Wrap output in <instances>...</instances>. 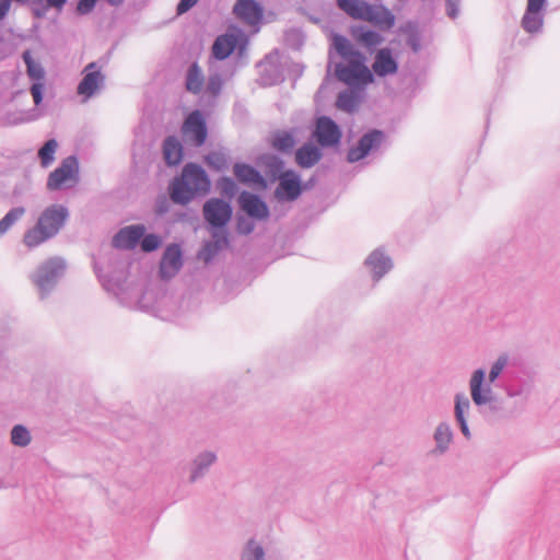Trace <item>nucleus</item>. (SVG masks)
Listing matches in <instances>:
<instances>
[{"instance_id": "nucleus-43", "label": "nucleus", "mask_w": 560, "mask_h": 560, "mask_svg": "<svg viewBox=\"0 0 560 560\" xmlns=\"http://www.w3.org/2000/svg\"><path fill=\"white\" fill-rule=\"evenodd\" d=\"M162 244V238L161 236H159L158 234H144L142 237H141V243H140V246H141V249L144 252V253H151V252H154L155 249H158Z\"/></svg>"}, {"instance_id": "nucleus-11", "label": "nucleus", "mask_w": 560, "mask_h": 560, "mask_svg": "<svg viewBox=\"0 0 560 560\" xmlns=\"http://www.w3.org/2000/svg\"><path fill=\"white\" fill-rule=\"evenodd\" d=\"M385 139V133L378 129H373L364 133L358 144L349 149L347 154V161L349 163H355L364 159L370 152L380 148Z\"/></svg>"}, {"instance_id": "nucleus-49", "label": "nucleus", "mask_w": 560, "mask_h": 560, "mask_svg": "<svg viewBox=\"0 0 560 560\" xmlns=\"http://www.w3.org/2000/svg\"><path fill=\"white\" fill-rule=\"evenodd\" d=\"M460 0H446V13L451 19H456L459 13Z\"/></svg>"}, {"instance_id": "nucleus-14", "label": "nucleus", "mask_w": 560, "mask_h": 560, "mask_svg": "<svg viewBox=\"0 0 560 560\" xmlns=\"http://www.w3.org/2000/svg\"><path fill=\"white\" fill-rule=\"evenodd\" d=\"M302 194L300 176L294 171H285L279 177L275 197L279 201H294Z\"/></svg>"}, {"instance_id": "nucleus-28", "label": "nucleus", "mask_w": 560, "mask_h": 560, "mask_svg": "<svg viewBox=\"0 0 560 560\" xmlns=\"http://www.w3.org/2000/svg\"><path fill=\"white\" fill-rule=\"evenodd\" d=\"M521 25L526 33H540L544 27V11L530 10L529 8H526L521 21Z\"/></svg>"}, {"instance_id": "nucleus-25", "label": "nucleus", "mask_w": 560, "mask_h": 560, "mask_svg": "<svg viewBox=\"0 0 560 560\" xmlns=\"http://www.w3.org/2000/svg\"><path fill=\"white\" fill-rule=\"evenodd\" d=\"M453 430L447 422H440L433 433L435 447L432 451L435 455L446 453L453 442Z\"/></svg>"}, {"instance_id": "nucleus-50", "label": "nucleus", "mask_w": 560, "mask_h": 560, "mask_svg": "<svg viewBox=\"0 0 560 560\" xmlns=\"http://www.w3.org/2000/svg\"><path fill=\"white\" fill-rule=\"evenodd\" d=\"M197 2H198V0H180L179 3L177 4V13L183 14V13L187 12Z\"/></svg>"}, {"instance_id": "nucleus-36", "label": "nucleus", "mask_w": 560, "mask_h": 560, "mask_svg": "<svg viewBox=\"0 0 560 560\" xmlns=\"http://www.w3.org/2000/svg\"><path fill=\"white\" fill-rule=\"evenodd\" d=\"M23 60L26 65L28 77L37 82H42L45 77V70L42 65L33 60L30 51L23 52Z\"/></svg>"}, {"instance_id": "nucleus-8", "label": "nucleus", "mask_w": 560, "mask_h": 560, "mask_svg": "<svg viewBox=\"0 0 560 560\" xmlns=\"http://www.w3.org/2000/svg\"><path fill=\"white\" fill-rule=\"evenodd\" d=\"M182 135L186 143L194 147L205 144L208 136L206 119L198 109L192 110L182 125Z\"/></svg>"}, {"instance_id": "nucleus-13", "label": "nucleus", "mask_w": 560, "mask_h": 560, "mask_svg": "<svg viewBox=\"0 0 560 560\" xmlns=\"http://www.w3.org/2000/svg\"><path fill=\"white\" fill-rule=\"evenodd\" d=\"M183 267V252L178 244H170L164 249L160 261L159 273L161 279L174 278Z\"/></svg>"}, {"instance_id": "nucleus-56", "label": "nucleus", "mask_w": 560, "mask_h": 560, "mask_svg": "<svg viewBox=\"0 0 560 560\" xmlns=\"http://www.w3.org/2000/svg\"><path fill=\"white\" fill-rule=\"evenodd\" d=\"M106 1H107L110 5H115V7L120 5V4L124 2V0H106Z\"/></svg>"}, {"instance_id": "nucleus-4", "label": "nucleus", "mask_w": 560, "mask_h": 560, "mask_svg": "<svg viewBox=\"0 0 560 560\" xmlns=\"http://www.w3.org/2000/svg\"><path fill=\"white\" fill-rule=\"evenodd\" d=\"M337 5L354 20L369 22L382 31L395 25V15L383 4H370L363 0H337Z\"/></svg>"}, {"instance_id": "nucleus-16", "label": "nucleus", "mask_w": 560, "mask_h": 560, "mask_svg": "<svg viewBox=\"0 0 560 560\" xmlns=\"http://www.w3.org/2000/svg\"><path fill=\"white\" fill-rule=\"evenodd\" d=\"M145 233L143 224H133L120 229L113 237L115 248L133 249Z\"/></svg>"}, {"instance_id": "nucleus-37", "label": "nucleus", "mask_w": 560, "mask_h": 560, "mask_svg": "<svg viewBox=\"0 0 560 560\" xmlns=\"http://www.w3.org/2000/svg\"><path fill=\"white\" fill-rule=\"evenodd\" d=\"M57 148V141L55 139H50L38 150V158L42 166L47 167L55 161Z\"/></svg>"}, {"instance_id": "nucleus-9", "label": "nucleus", "mask_w": 560, "mask_h": 560, "mask_svg": "<svg viewBox=\"0 0 560 560\" xmlns=\"http://www.w3.org/2000/svg\"><path fill=\"white\" fill-rule=\"evenodd\" d=\"M83 78L78 84L77 93L85 100L93 97L105 84V75L97 62L88 63L83 71Z\"/></svg>"}, {"instance_id": "nucleus-40", "label": "nucleus", "mask_w": 560, "mask_h": 560, "mask_svg": "<svg viewBox=\"0 0 560 560\" xmlns=\"http://www.w3.org/2000/svg\"><path fill=\"white\" fill-rule=\"evenodd\" d=\"M31 433L26 427L16 424L11 430V443L19 447H25L31 443Z\"/></svg>"}, {"instance_id": "nucleus-18", "label": "nucleus", "mask_w": 560, "mask_h": 560, "mask_svg": "<svg viewBox=\"0 0 560 560\" xmlns=\"http://www.w3.org/2000/svg\"><path fill=\"white\" fill-rule=\"evenodd\" d=\"M350 35L358 45L371 52L384 42V37L378 32L370 30L365 25L352 26Z\"/></svg>"}, {"instance_id": "nucleus-26", "label": "nucleus", "mask_w": 560, "mask_h": 560, "mask_svg": "<svg viewBox=\"0 0 560 560\" xmlns=\"http://www.w3.org/2000/svg\"><path fill=\"white\" fill-rule=\"evenodd\" d=\"M235 177L243 184L265 185L262 175L252 165L246 163H235L233 166Z\"/></svg>"}, {"instance_id": "nucleus-32", "label": "nucleus", "mask_w": 560, "mask_h": 560, "mask_svg": "<svg viewBox=\"0 0 560 560\" xmlns=\"http://www.w3.org/2000/svg\"><path fill=\"white\" fill-rule=\"evenodd\" d=\"M295 145V138L289 131H278L272 137V147L280 152L289 153Z\"/></svg>"}, {"instance_id": "nucleus-48", "label": "nucleus", "mask_w": 560, "mask_h": 560, "mask_svg": "<svg viewBox=\"0 0 560 560\" xmlns=\"http://www.w3.org/2000/svg\"><path fill=\"white\" fill-rule=\"evenodd\" d=\"M44 83L35 82L31 86V94L33 96L35 105H39L43 101Z\"/></svg>"}, {"instance_id": "nucleus-29", "label": "nucleus", "mask_w": 560, "mask_h": 560, "mask_svg": "<svg viewBox=\"0 0 560 560\" xmlns=\"http://www.w3.org/2000/svg\"><path fill=\"white\" fill-rule=\"evenodd\" d=\"M203 84V74L197 62L190 65L186 73V89L192 94L200 93Z\"/></svg>"}, {"instance_id": "nucleus-22", "label": "nucleus", "mask_w": 560, "mask_h": 560, "mask_svg": "<svg viewBox=\"0 0 560 560\" xmlns=\"http://www.w3.org/2000/svg\"><path fill=\"white\" fill-rule=\"evenodd\" d=\"M372 69L374 73L381 78L397 72L398 63L392 56L389 48H382L376 52Z\"/></svg>"}, {"instance_id": "nucleus-27", "label": "nucleus", "mask_w": 560, "mask_h": 560, "mask_svg": "<svg viewBox=\"0 0 560 560\" xmlns=\"http://www.w3.org/2000/svg\"><path fill=\"white\" fill-rule=\"evenodd\" d=\"M163 156L168 165H176L183 159V147L175 136H168L163 141Z\"/></svg>"}, {"instance_id": "nucleus-34", "label": "nucleus", "mask_w": 560, "mask_h": 560, "mask_svg": "<svg viewBox=\"0 0 560 560\" xmlns=\"http://www.w3.org/2000/svg\"><path fill=\"white\" fill-rule=\"evenodd\" d=\"M401 32L407 35L408 46L415 52H418L421 49V37L418 32V24L409 21L401 27Z\"/></svg>"}, {"instance_id": "nucleus-46", "label": "nucleus", "mask_w": 560, "mask_h": 560, "mask_svg": "<svg viewBox=\"0 0 560 560\" xmlns=\"http://www.w3.org/2000/svg\"><path fill=\"white\" fill-rule=\"evenodd\" d=\"M254 229L255 224L250 219L244 217H240L237 219L236 230L240 234L248 235L254 231Z\"/></svg>"}, {"instance_id": "nucleus-41", "label": "nucleus", "mask_w": 560, "mask_h": 560, "mask_svg": "<svg viewBox=\"0 0 560 560\" xmlns=\"http://www.w3.org/2000/svg\"><path fill=\"white\" fill-rule=\"evenodd\" d=\"M206 164L215 170L223 171L228 166V159L224 153L219 151H212L205 156Z\"/></svg>"}, {"instance_id": "nucleus-51", "label": "nucleus", "mask_w": 560, "mask_h": 560, "mask_svg": "<svg viewBox=\"0 0 560 560\" xmlns=\"http://www.w3.org/2000/svg\"><path fill=\"white\" fill-rule=\"evenodd\" d=\"M546 3L547 0H527L526 8H529L530 10L544 11Z\"/></svg>"}, {"instance_id": "nucleus-38", "label": "nucleus", "mask_w": 560, "mask_h": 560, "mask_svg": "<svg viewBox=\"0 0 560 560\" xmlns=\"http://www.w3.org/2000/svg\"><path fill=\"white\" fill-rule=\"evenodd\" d=\"M25 213L23 207L12 208L1 220H0V237L4 235L8 230Z\"/></svg>"}, {"instance_id": "nucleus-21", "label": "nucleus", "mask_w": 560, "mask_h": 560, "mask_svg": "<svg viewBox=\"0 0 560 560\" xmlns=\"http://www.w3.org/2000/svg\"><path fill=\"white\" fill-rule=\"evenodd\" d=\"M454 401H455V406H454L455 420H456L463 435L467 440H469L471 438V433L468 428L467 417L469 416L470 408H471L470 400L468 399V397L465 394L458 393L455 395Z\"/></svg>"}, {"instance_id": "nucleus-52", "label": "nucleus", "mask_w": 560, "mask_h": 560, "mask_svg": "<svg viewBox=\"0 0 560 560\" xmlns=\"http://www.w3.org/2000/svg\"><path fill=\"white\" fill-rule=\"evenodd\" d=\"M156 213L163 214L168 211V201L165 198L159 199L156 201Z\"/></svg>"}, {"instance_id": "nucleus-44", "label": "nucleus", "mask_w": 560, "mask_h": 560, "mask_svg": "<svg viewBox=\"0 0 560 560\" xmlns=\"http://www.w3.org/2000/svg\"><path fill=\"white\" fill-rule=\"evenodd\" d=\"M218 189L222 196L232 198L237 191V186L230 177H222L218 180Z\"/></svg>"}, {"instance_id": "nucleus-55", "label": "nucleus", "mask_w": 560, "mask_h": 560, "mask_svg": "<svg viewBox=\"0 0 560 560\" xmlns=\"http://www.w3.org/2000/svg\"><path fill=\"white\" fill-rule=\"evenodd\" d=\"M261 80L264 81L265 84L272 85L279 81V75H277V78L275 79H269L266 75H262Z\"/></svg>"}, {"instance_id": "nucleus-3", "label": "nucleus", "mask_w": 560, "mask_h": 560, "mask_svg": "<svg viewBox=\"0 0 560 560\" xmlns=\"http://www.w3.org/2000/svg\"><path fill=\"white\" fill-rule=\"evenodd\" d=\"M68 218L69 211L63 205L55 203L47 207L38 217L36 224L25 232L24 244L32 248L55 237Z\"/></svg>"}, {"instance_id": "nucleus-10", "label": "nucleus", "mask_w": 560, "mask_h": 560, "mask_svg": "<svg viewBox=\"0 0 560 560\" xmlns=\"http://www.w3.org/2000/svg\"><path fill=\"white\" fill-rule=\"evenodd\" d=\"M313 137L323 148L338 145L342 138L339 126L328 116H320L316 119Z\"/></svg>"}, {"instance_id": "nucleus-47", "label": "nucleus", "mask_w": 560, "mask_h": 560, "mask_svg": "<svg viewBox=\"0 0 560 560\" xmlns=\"http://www.w3.org/2000/svg\"><path fill=\"white\" fill-rule=\"evenodd\" d=\"M97 0H80L77 5V12L81 15L89 14L96 4Z\"/></svg>"}, {"instance_id": "nucleus-19", "label": "nucleus", "mask_w": 560, "mask_h": 560, "mask_svg": "<svg viewBox=\"0 0 560 560\" xmlns=\"http://www.w3.org/2000/svg\"><path fill=\"white\" fill-rule=\"evenodd\" d=\"M234 13L249 25H256L262 19V8L255 0H237Z\"/></svg>"}, {"instance_id": "nucleus-53", "label": "nucleus", "mask_w": 560, "mask_h": 560, "mask_svg": "<svg viewBox=\"0 0 560 560\" xmlns=\"http://www.w3.org/2000/svg\"><path fill=\"white\" fill-rule=\"evenodd\" d=\"M11 2L9 0H0V21L4 19L9 12Z\"/></svg>"}, {"instance_id": "nucleus-12", "label": "nucleus", "mask_w": 560, "mask_h": 560, "mask_svg": "<svg viewBox=\"0 0 560 560\" xmlns=\"http://www.w3.org/2000/svg\"><path fill=\"white\" fill-rule=\"evenodd\" d=\"M203 217L212 228L221 229L230 221L232 207L222 199L211 198L203 205Z\"/></svg>"}, {"instance_id": "nucleus-35", "label": "nucleus", "mask_w": 560, "mask_h": 560, "mask_svg": "<svg viewBox=\"0 0 560 560\" xmlns=\"http://www.w3.org/2000/svg\"><path fill=\"white\" fill-rule=\"evenodd\" d=\"M212 237L214 238L213 243H207L203 248V259L206 261H209L211 256L218 252L219 249L223 248L229 244L228 236L224 232H214L212 234Z\"/></svg>"}, {"instance_id": "nucleus-45", "label": "nucleus", "mask_w": 560, "mask_h": 560, "mask_svg": "<svg viewBox=\"0 0 560 560\" xmlns=\"http://www.w3.org/2000/svg\"><path fill=\"white\" fill-rule=\"evenodd\" d=\"M223 81L219 74H212L207 82V91L213 96L219 95L222 89Z\"/></svg>"}, {"instance_id": "nucleus-15", "label": "nucleus", "mask_w": 560, "mask_h": 560, "mask_svg": "<svg viewBox=\"0 0 560 560\" xmlns=\"http://www.w3.org/2000/svg\"><path fill=\"white\" fill-rule=\"evenodd\" d=\"M238 203L241 209L252 219L264 221L269 218L268 206L259 196L253 192H241Z\"/></svg>"}, {"instance_id": "nucleus-23", "label": "nucleus", "mask_w": 560, "mask_h": 560, "mask_svg": "<svg viewBox=\"0 0 560 560\" xmlns=\"http://www.w3.org/2000/svg\"><path fill=\"white\" fill-rule=\"evenodd\" d=\"M238 36L235 34H223L215 38L212 45V56L218 60L226 59L235 49Z\"/></svg>"}, {"instance_id": "nucleus-31", "label": "nucleus", "mask_w": 560, "mask_h": 560, "mask_svg": "<svg viewBox=\"0 0 560 560\" xmlns=\"http://www.w3.org/2000/svg\"><path fill=\"white\" fill-rule=\"evenodd\" d=\"M511 358L508 353H501L490 364L489 373L486 374L489 377L490 383H498L505 369L509 366Z\"/></svg>"}, {"instance_id": "nucleus-1", "label": "nucleus", "mask_w": 560, "mask_h": 560, "mask_svg": "<svg viewBox=\"0 0 560 560\" xmlns=\"http://www.w3.org/2000/svg\"><path fill=\"white\" fill-rule=\"evenodd\" d=\"M331 45L343 62L335 63L336 78L349 86H364L374 81L366 57L346 36L334 34Z\"/></svg>"}, {"instance_id": "nucleus-33", "label": "nucleus", "mask_w": 560, "mask_h": 560, "mask_svg": "<svg viewBox=\"0 0 560 560\" xmlns=\"http://www.w3.org/2000/svg\"><path fill=\"white\" fill-rule=\"evenodd\" d=\"M358 105L359 98L353 91L345 90L339 92L336 100V106L338 109L352 113L357 109Z\"/></svg>"}, {"instance_id": "nucleus-5", "label": "nucleus", "mask_w": 560, "mask_h": 560, "mask_svg": "<svg viewBox=\"0 0 560 560\" xmlns=\"http://www.w3.org/2000/svg\"><path fill=\"white\" fill-rule=\"evenodd\" d=\"M468 385L471 400L477 407L488 408L501 417L510 415L493 392L492 385H498V383H490L483 369H477L471 373Z\"/></svg>"}, {"instance_id": "nucleus-7", "label": "nucleus", "mask_w": 560, "mask_h": 560, "mask_svg": "<svg viewBox=\"0 0 560 560\" xmlns=\"http://www.w3.org/2000/svg\"><path fill=\"white\" fill-rule=\"evenodd\" d=\"M79 182V162L74 155L62 160L60 165L52 171L47 179L49 190H59L63 187H72Z\"/></svg>"}, {"instance_id": "nucleus-20", "label": "nucleus", "mask_w": 560, "mask_h": 560, "mask_svg": "<svg viewBox=\"0 0 560 560\" xmlns=\"http://www.w3.org/2000/svg\"><path fill=\"white\" fill-rule=\"evenodd\" d=\"M365 266L372 273L373 280L378 281L393 268V262L381 249H375L365 259Z\"/></svg>"}, {"instance_id": "nucleus-39", "label": "nucleus", "mask_w": 560, "mask_h": 560, "mask_svg": "<svg viewBox=\"0 0 560 560\" xmlns=\"http://www.w3.org/2000/svg\"><path fill=\"white\" fill-rule=\"evenodd\" d=\"M25 213L23 207L12 208L1 220H0V237L4 235L8 230Z\"/></svg>"}, {"instance_id": "nucleus-54", "label": "nucleus", "mask_w": 560, "mask_h": 560, "mask_svg": "<svg viewBox=\"0 0 560 560\" xmlns=\"http://www.w3.org/2000/svg\"><path fill=\"white\" fill-rule=\"evenodd\" d=\"M67 0H46L47 4L51 8L61 9Z\"/></svg>"}, {"instance_id": "nucleus-2", "label": "nucleus", "mask_w": 560, "mask_h": 560, "mask_svg": "<svg viewBox=\"0 0 560 560\" xmlns=\"http://www.w3.org/2000/svg\"><path fill=\"white\" fill-rule=\"evenodd\" d=\"M211 183L205 170L195 163L183 167L179 177L174 178L170 186L171 199L177 205H187L196 197L210 191Z\"/></svg>"}, {"instance_id": "nucleus-24", "label": "nucleus", "mask_w": 560, "mask_h": 560, "mask_svg": "<svg viewBox=\"0 0 560 560\" xmlns=\"http://www.w3.org/2000/svg\"><path fill=\"white\" fill-rule=\"evenodd\" d=\"M323 158V153L319 148L312 143H304L295 152V161L299 166L303 168H310L317 164Z\"/></svg>"}, {"instance_id": "nucleus-42", "label": "nucleus", "mask_w": 560, "mask_h": 560, "mask_svg": "<svg viewBox=\"0 0 560 560\" xmlns=\"http://www.w3.org/2000/svg\"><path fill=\"white\" fill-rule=\"evenodd\" d=\"M504 392L509 398H520L522 406L527 401L529 396V388L526 385L504 387Z\"/></svg>"}, {"instance_id": "nucleus-30", "label": "nucleus", "mask_w": 560, "mask_h": 560, "mask_svg": "<svg viewBox=\"0 0 560 560\" xmlns=\"http://www.w3.org/2000/svg\"><path fill=\"white\" fill-rule=\"evenodd\" d=\"M240 560H266V552L260 542L252 538L244 545Z\"/></svg>"}, {"instance_id": "nucleus-6", "label": "nucleus", "mask_w": 560, "mask_h": 560, "mask_svg": "<svg viewBox=\"0 0 560 560\" xmlns=\"http://www.w3.org/2000/svg\"><path fill=\"white\" fill-rule=\"evenodd\" d=\"M66 269L65 261L60 258H50L40 265L33 276V282L39 290L40 299L46 298L54 289Z\"/></svg>"}, {"instance_id": "nucleus-17", "label": "nucleus", "mask_w": 560, "mask_h": 560, "mask_svg": "<svg viewBox=\"0 0 560 560\" xmlns=\"http://www.w3.org/2000/svg\"><path fill=\"white\" fill-rule=\"evenodd\" d=\"M217 459V454L213 451H202L198 453L190 463L189 482L194 483L202 479Z\"/></svg>"}]
</instances>
